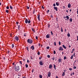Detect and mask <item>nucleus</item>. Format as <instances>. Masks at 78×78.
<instances>
[{
	"label": "nucleus",
	"mask_w": 78,
	"mask_h": 78,
	"mask_svg": "<svg viewBox=\"0 0 78 78\" xmlns=\"http://www.w3.org/2000/svg\"><path fill=\"white\" fill-rule=\"evenodd\" d=\"M46 48H47V49H49V48H50V47L49 46L47 47Z\"/></svg>",
	"instance_id": "obj_37"
},
{
	"label": "nucleus",
	"mask_w": 78,
	"mask_h": 78,
	"mask_svg": "<svg viewBox=\"0 0 78 78\" xmlns=\"http://www.w3.org/2000/svg\"><path fill=\"white\" fill-rule=\"evenodd\" d=\"M36 39H38V37H37V36L36 37Z\"/></svg>",
	"instance_id": "obj_51"
},
{
	"label": "nucleus",
	"mask_w": 78,
	"mask_h": 78,
	"mask_svg": "<svg viewBox=\"0 0 78 78\" xmlns=\"http://www.w3.org/2000/svg\"><path fill=\"white\" fill-rule=\"evenodd\" d=\"M27 9H29L30 8V7H27Z\"/></svg>",
	"instance_id": "obj_57"
},
{
	"label": "nucleus",
	"mask_w": 78,
	"mask_h": 78,
	"mask_svg": "<svg viewBox=\"0 0 78 78\" xmlns=\"http://www.w3.org/2000/svg\"><path fill=\"white\" fill-rule=\"evenodd\" d=\"M52 67H53V66H52V65L50 64L49 65V68L50 69H51Z\"/></svg>",
	"instance_id": "obj_6"
},
{
	"label": "nucleus",
	"mask_w": 78,
	"mask_h": 78,
	"mask_svg": "<svg viewBox=\"0 0 78 78\" xmlns=\"http://www.w3.org/2000/svg\"><path fill=\"white\" fill-rule=\"evenodd\" d=\"M46 37L47 38H49V37H50V36L48 34L46 36Z\"/></svg>",
	"instance_id": "obj_15"
},
{
	"label": "nucleus",
	"mask_w": 78,
	"mask_h": 78,
	"mask_svg": "<svg viewBox=\"0 0 78 78\" xmlns=\"http://www.w3.org/2000/svg\"><path fill=\"white\" fill-rule=\"evenodd\" d=\"M62 61V59L61 58L58 59V62L59 63L61 62Z\"/></svg>",
	"instance_id": "obj_10"
},
{
	"label": "nucleus",
	"mask_w": 78,
	"mask_h": 78,
	"mask_svg": "<svg viewBox=\"0 0 78 78\" xmlns=\"http://www.w3.org/2000/svg\"><path fill=\"white\" fill-rule=\"evenodd\" d=\"M39 64L40 65V66H43L44 65V63H43V62H42V61H40L39 62Z\"/></svg>",
	"instance_id": "obj_3"
},
{
	"label": "nucleus",
	"mask_w": 78,
	"mask_h": 78,
	"mask_svg": "<svg viewBox=\"0 0 78 78\" xmlns=\"http://www.w3.org/2000/svg\"><path fill=\"white\" fill-rule=\"evenodd\" d=\"M30 49H32V50H34V46H32L30 48Z\"/></svg>",
	"instance_id": "obj_7"
},
{
	"label": "nucleus",
	"mask_w": 78,
	"mask_h": 78,
	"mask_svg": "<svg viewBox=\"0 0 78 78\" xmlns=\"http://www.w3.org/2000/svg\"><path fill=\"white\" fill-rule=\"evenodd\" d=\"M72 51H75V48L73 49Z\"/></svg>",
	"instance_id": "obj_58"
},
{
	"label": "nucleus",
	"mask_w": 78,
	"mask_h": 78,
	"mask_svg": "<svg viewBox=\"0 0 78 78\" xmlns=\"http://www.w3.org/2000/svg\"><path fill=\"white\" fill-rule=\"evenodd\" d=\"M69 20H70V22H72V18H70L69 19Z\"/></svg>",
	"instance_id": "obj_25"
},
{
	"label": "nucleus",
	"mask_w": 78,
	"mask_h": 78,
	"mask_svg": "<svg viewBox=\"0 0 78 78\" xmlns=\"http://www.w3.org/2000/svg\"><path fill=\"white\" fill-rule=\"evenodd\" d=\"M15 39H19V37L17 36H16L15 37Z\"/></svg>",
	"instance_id": "obj_17"
},
{
	"label": "nucleus",
	"mask_w": 78,
	"mask_h": 78,
	"mask_svg": "<svg viewBox=\"0 0 78 78\" xmlns=\"http://www.w3.org/2000/svg\"><path fill=\"white\" fill-rule=\"evenodd\" d=\"M75 52H74L73 54V56H74V57H75Z\"/></svg>",
	"instance_id": "obj_56"
},
{
	"label": "nucleus",
	"mask_w": 78,
	"mask_h": 78,
	"mask_svg": "<svg viewBox=\"0 0 78 78\" xmlns=\"http://www.w3.org/2000/svg\"><path fill=\"white\" fill-rule=\"evenodd\" d=\"M77 14H78V9H77Z\"/></svg>",
	"instance_id": "obj_62"
},
{
	"label": "nucleus",
	"mask_w": 78,
	"mask_h": 78,
	"mask_svg": "<svg viewBox=\"0 0 78 78\" xmlns=\"http://www.w3.org/2000/svg\"><path fill=\"white\" fill-rule=\"evenodd\" d=\"M40 52H39V51H38V52L37 53V55H40Z\"/></svg>",
	"instance_id": "obj_32"
},
{
	"label": "nucleus",
	"mask_w": 78,
	"mask_h": 78,
	"mask_svg": "<svg viewBox=\"0 0 78 78\" xmlns=\"http://www.w3.org/2000/svg\"><path fill=\"white\" fill-rule=\"evenodd\" d=\"M20 25H19L18 26V29L19 30V29L20 28Z\"/></svg>",
	"instance_id": "obj_39"
},
{
	"label": "nucleus",
	"mask_w": 78,
	"mask_h": 78,
	"mask_svg": "<svg viewBox=\"0 0 78 78\" xmlns=\"http://www.w3.org/2000/svg\"><path fill=\"white\" fill-rule=\"evenodd\" d=\"M48 28L50 27V24L49 23L48 24Z\"/></svg>",
	"instance_id": "obj_20"
},
{
	"label": "nucleus",
	"mask_w": 78,
	"mask_h": 78,
	"mask_svg": "<svg viewBox=\"0 0 78 78\" xmlns=\"http://www.w3.org/2000/svg\"><path fill=\"white\" fill-rule=\"evenodd\" d=\"M9 7H8V6L6 7V9H9Z\"/></svg>",
	"instance_id": "obj_52"
},
{
	"label": "nucleus",
	"mask_w": 78,
	"mask_h": 78,
	"mask_svg": "<svg viewBox=\"0 0 78 78\" xmlns=\"http://www.w3.org/2000/svg\"><path fill=\"white\" fill-rule=\"evenodd\" d=\"M54 68L55 70L56 69V65L55 64H54Z\"/></svg>",
	"instance_id": "obj_16"
},
{
	"label": "nucleus",
	"mask_w": 78,
	"mask_h": 78,
	"mask_svg": "<svg viewBox=\"0 0 78 78\" xmlns=\"http://www.w3.org/2000/svg\"><path fill=\"white\" fill-rule=\"evenodd\" d=\"M42 8L43 9H44V6H43L42 5Z\"/></svg>",
	"instance_id": "obj_53"
},
{
	"label": "nucleus",
	"mask_w": 78,
	"mask_h": 78,
	"mask_svg": "<svg viewBox=\"0 0 78 78\" xmlns=\"http://www.w3.org/2000/svg\"><path fill=\"white\" fill-rule=\"evenodd\" d=\"M54 54H56V51H54Z\"/></svg>",
	"instance_id": "obj_47"
},
{
	"label": "nucleus",
	"mask_w": 78,
	"mask_h": 78,
	"mask_svg": "<svg viewBox=\"0 0 78 78\" xmlns=\"http://www.w3.org/2000/svg\"><path fill=\"white\" fill-rule=\"evenodd\" d=\"M19 41V39H15L14 40V41H15V42H17Z\"/></svg>",
	"instance_id": "obj_24"
},
{
	"label": "nucleus",
	"mask_w": 78,
	"mask_h": 78,
	"mask_svg": "<svg viewBox=\"0 0 78 78\" xmlns=\"http://www.w3.org/2000/svg\"><path fill=\"white\" fill-rule=\"evenodd\" d=\"M56 6H59V2H57L56 3Z\"/></svg>",
	"instance_id": "obj_11"
},
{
	"label": "nucleus",
	"mask_w": 78,
	"mask_h": 78,
	"mask_svg": "<svg viewBox=\"0 0 78 78\" xmlns=\"http://www.w3.org/2000/svg\"><path fill=\"white\" fill-rule=\"evenodd\" d=\"M28 19H25V23H27L28 22Z\"/></svg>",
	"instance_id": "obj_13"
},
{
	"label": "nucleus",
	"mask_w": 78,
	"mask_h": 78,
	"mask_svg": "<svg viewBox=\"0 0 78 78\" xmlns=\"http://www.w3.org/2000/svg\"><path fill=\"white\" fill-rule=\"evenodd\" d=\"M27 50L28 51H29V50H28V46L26 47Z\"/></svg>",
	"instance_id": "obj_26"
},
{
	"label": "nucleus",
	"mask_w": 78,
	"mask_h": 78,
	"mask_svg": "<svg viewBox=\"0 0 78 78\" xmlns=\"http://www.w3.org/2000/svg\"><path fill=\"white\" fill-rule=\"evenodd\" d=\"M61 32H63V29H62V27L61 28Z\"/></svg>",
	"instance_id": "obj_28"
},
{
	"label": "nucleus",
	"mask_w": 78,
	"mask_h": 78,
	"mask_svg": "<svg viewBox=\"0 0 78 78\" xmlns=\"http://www.w3.org/2000/svg\"><path fill=\"white\" fill-rule=\"evenodd\" d=\"M68 8H70L71 6V5L69 3L68 5Z\"/></svg>",
	"instance_id": "obj_14"
},
{
	"label": "nucleus",
	"mask_w": 78,
	"mask_h": 78,
	"mask_svg": "<svg viewBox=\"0 0 78 78\" xmlns=\"http://www.w3.org/2000/svg\"><path fill=\"white\" fill-rule=\"evenodd\" d=\"M54 45L55 46L56 45V42H54Z\"/></svg>",
	"instance_id": "obj_40"
},
{
	"label": "nucleus",
	"mask_w": 78,
	"mask_h": 78,
	"mask_svg": "<svg viewBox=\"0 0 78 78\" xmlns=\"http://www.w3.org/2000/svg\"><path fill=\"white\" fill-rule=\"evenodd\" d=\"M34 13H35V10L33 12V14H34Z\"/></svg>",
	"instance_id": "obj_59"
},
{
	"label": "nucleus",
	"mask_w": 78,
	"mask_h": 78,
	"mask_svg": "<svg viewBox=\"0 0 78 78\" xmlns=\"http://www.w3.org/2000/svg\"><path fill=\"white\" fill-rule=\"evenodd\" d=\"M64 75H65V73L63 72L62 73V76H64Z\"/></svg>",
	"instance_id": "obj_27"
},
{
	"label": "nucleus",
	"mask_w": 78,
	"mask_h": 78,
	"mask_svg": "<svg viewBox=\"0 0 78 78\" xmlns=\"http://www.w3.org/2000/svg\"><path fill=\"white\" fill-rule=\"evenodd\" d=\"M59 51H61L62 50V51L63 50V48H62V47L60 46V47L58 49Z\"/></svg>",
	"instance_id": "obj_5"
},
{
	"label": "nucleus",
	"mask_w": 78,
	"mask_h": 78,
	"mask_svg": "<svg viewBox=\"0 0 78 78\" xmlns=\"http://www.w3.org/2000/svg\"><path fill=\"white\" fill-rule=\"evenodd\" d=\"M67 36L68 37H70V34L68 33L67 34Z\"/></svg>",
	"instance_id": "obj_33"
},
{
	"label": "nucleus",
	"mask_w": 78,
	"mask_h": 78,
	"mask_svg": "<svg viewBox=\"0 0 78 78\" xmlns=\"http://www.w3.org/2000/svg\"><path fill=\"white\" fill-rule=\"evenodd\" d=\"M53 6H56V4H54Z\"/></svg>",
	"instance_id": "obj_50"
},
{
	"label": "nucleus",
	"mask_w": 78,
	"mask_h": 78,
	"mask_svg": "<svg viewBox=\"0 0 78 78\" xmlns=\"http://www.w3.org/2000/svg\"><path fill=\"white\" fill-rule=\"evenodd\" d=\"M39 77L40 78H42V75L41 74L39 75Z\"/></svg>",
	"instance_id": "obj_18"
},
{
	"label": "nucleus",
	"mask_w": 78,
	"mask_h": 78,
	"mask_svg": "<svg viewBox=\"0 0 78 78\" xmlns=\"http://www.w3.org/2000/svg\"><path fill=\"white\" fill-rule=\"evenodd\" d=\"M71 47V46H70V45H69V46L68 47H69V48H70Z\"/></svg>",
	"instance_id": "obj_61"
},
{
	"label": "nucleus",
	"mask_w": 78,
	"mask_h": 78,
	"mask_svg": "<svg viewBox=\"0 0 78 78\" xmlns=\"http://www.w3.org/2000/svg\"><path fill=\"white\" fill-rule=\"evenodd\" d=\"M20 64H21V65H22V61H20Z\"/></svg>",
	"instance_id": "obj_42"
},
{
	"label": "nucleus",
	"mask_w": 78,
	"mask_h": 78,
	"mask_svg": "<svg viewBox=\"0 0 78 78\" xmlns=\"http://www.w3.org/2000/svg\"><path fill=\"white\" fill-rule=\"evenodd\" d=\"M32 73H33L34 72V69H33V70L32 71Z\"/></svg>",
	"instance_id": "obj_49"
},
{
	"label": "nucleus",
	"mask_w": 78,
	"mask_h": 78,
	"mask_svg": "<svg viewBox=\"0 0 78 78\" xmlns=\"http://www.w3.org/2000/svg\"><path fill=\"white\" fill-rule=\"evenodd\" d=\"M30 58H31V59L32 60V59H33V58H32V56H31V57H30Z\"/></svg>",
	"instance_id": "obj_64"
},
{
	"label": "nucleus",
	"mask_w": 78,
	"mask_h": 78,
	"mask_svg": "<svg viewBox=\"0 0 78 78\" xmlns=\"http://www.w3.org/2000/svg\"><path fill=\"white\" fill-rule=\"evenodd\" d=\"M58 44H59V45H61V42L59 41L58 42Z\"/></svg>",
	"instance_id": "obj_44"
},
{
	"label": "nucleus",
	"mask_w": 78,
	"mask_h": 78,
	"mask_svg": "<svg viewBox=\"0 0 78 78\" xmlns=\"http://www.w3.org/2000/svg\"><path fill=\"white\" fill-rule=\"evenodd\" d=\"M27 42L29 44H31L33 43V40L31 39H28Z\"/></svg>",
	"instance_id": "obj_2"
},
{
	"label": "nucleus",
	"mask_w": 78,
	"mask_h": 78,
	"mask_svg": "<svg viewBox=\"0 0 78 78\" xmlns=\"http://www.w3.org/2000/svg\"><path fill=\"white\" fill-rule=\"evenodd\" d=\"M6 12H7V13H8L9 12V11H8V10H6Z\"/></svg>",
	"instance_id": "obj_38"
},
{
	"label": "nucleus",
	"mask_w": 78,
	"mask_h": 78,
	"mask_svg": "<svg viewBox=\"0 0 78 78\" xmlns=\"http://www.w3.org/2000/svg\"><path fill=\"white\" fill-rule=\"evenodd\" d=\"M2 58H3V59H4L5 60V57L4 56H3V57H2Z\"/></svg>",
	"instance_id": "obj_45"
},
{
	"label": "nucleus",
	"mask_w": 78,
	"mask_h": 78,
	"mask_svg": "<svg viewBox=\"0 0 78 78\" xmlns=\"http://www.w3.org/2000/svg\"><path fill=\"white\" fill-rule=\"evenodd\" d=\"M69 69L70 71H72V68H69Z\"/></svg>",
	"instance_id": "obj_30"
},
{
	"label": "nucleus",
	"mask_w": 78,
	"mask_h": 78,
	"mask_svg": "<svg viewBox=\"0 0 78 78\" xmlns=\"http://www.w3.org/2000/svg\"><path fill=\"white\" fill-rule=\"evenodd\" d=\"M62 46L63 48H64L65 49H66L67 48V47H66L63 44Z\"/></svg>",
	"instance_id": "obj_12"
},
{
	"label": "nucleus",
	"mask_w": 78,
	"mask_h": 78,
	"mask_svg": "<svg viewBox=\"0 0 78 78\" xmlns=\"http://www.w3.org/2000/svg\"><path fill=\"white\" fill-rule=\"evenodd\" d=\"M10 9H13V8H12V6H11V5H10Z\"/></svg>",
	"instance_id": "obj_22"
},
{
	"label": "nucleus",
	"mask_w": 78,
	"mask_h": 78,
	"mask_svg": "<svg viewBox=\"0 0 78 78\" xmlns=\"http://www.w3.org/2000/svg\"><path fill=\"white\" fill-rule=\"evenodd\" d=\"M51 17H52V18H53V15H51Z\"/></svg>",
	"instance_id": "obj_60"
},
{
	"label": "nucleus",
	"mask_w": 78,
	"mask_h": 78,
	"mask_svg": "<svg viewBox=\"0 0 78 78\" xmlns=\"http://www.w3.org/2000/svg\"><path fill=\"white\" fill-rule=\"evenodd\" d=\"M54 9H55L56 10V11H58V7H54Z\"/></svg>",
	"instance_id": "obj_8"
},
{
	"label": "nucleus",
	"mask_w": 78,
	"mask_h": 78,
	"mask_svg": "<svg viewBox=\"0 0 78 78\" xmlns=\"http://www.w3.org/2000/svg\"><path fill=\"white\" fill-rule=\"evenodd\" d=\"M66 18H67V20H69V17L68 16H66Z\"/></svg>",
	"instance_id": "obj_23"
},
{
	"label": "nucleus",
	"mask_w": 78,
	"mask_h": 78,
	"mask_svg": "<svg viewBox=\"0 0 78 78\" xmlns=\"http://www.w3.org/2000/svg\"><path fill=\"white\" fill-rule=\"evenodd\" d=\"M25 66L26 68H28V65L27 64H26L25 65Z\"/></svg>",
	"instance_id": "obj_19"
},
{
	"label": "nucleus",
	"mask_w": 78,
	"mask_h": 78,
	"mask_svg": "<svg viewBox=\"0 0 78 78\" xmlns=\"http://www.w3.org/2000/svg\"><path fill=\"white\" fill-rule=\"evenodd\" d=\"M14 70L15 71H19V70H20V68L19 67V66H17L16 67H14Z\"/></svg>",
	"instance_id": "obj_1"
},
{
	"label": "nucleus",
	"mask_w": 78,
	"mask_h": 78,
	"mask_svg": "<svg viewBox=\"0 0 78 78\" xmlns=\"http://www.w3.org/2000/svg\"><path fill=\"white\" fill-rule=\"evenodd\" d=\"M51 35H53V32H52L51 31Z\"/></svg>",
	"instance_id": "obj_46"
},
{
	"label": "nucleus",
	"mask_w": 78,
	"mask_h": 78,
	"mask_svg": "<svg viewBox=\"0 0 78 78\" xmlns=\"http://www.w3.org/2000/svg\"><path fill=\"white\" fill-rule=\"evenodd\" d=\"M49 11H50V10H48L47 11V13L48 14V13L49 12Z\"/></svg>",
	"instance_id": "obj_48"
},
{
	"label": "nucleus",
	"mask_w": 78,
	"mask_h": 78,
	"mask_svg": "<svg viewBox=\"0 0 78 78\" xmlns=\"http://www.w3.org/2000/svg\"><path fill=\"white\" fill-rule=\"evenodd\" d=\"M39 59H42V57H39Z\"/></svg>",
	"instance_id": "obj_54"
},
{
	"label": "nucleus",
	"mask_w": 78,
	"mask_h": 78,
	"mask_svg": "<svg viewBox=\"0 0 78 78\" xmlns=\"http://www.w3.org/2000/svg\"><path fill=\"white\" fill-rule=\"evenodd\" d=\"M37 19L38 20H41V19H40V15H38V16H37Z\"/></svg>",
	"instance_id": "obj_9"
},
{
	"label": "nucleus",
	"mask_w": 78,
	"mask_h": 78,
	"mask_svg": "<svg viewBox=\"0 0 78 78\" xmlns=\"http://www.w3.org/2000/svg\"><path fill=\"white\" fill-rule=\"evenodd\" d=\"M32 31H34V33H35V30L34 29H32Z\"/></svg>",
	"instance_id": "obj_29"
},
{
	"label": "nucleus",
	"mask_w": 78,
	"mask_h": 78,
	"mask_svg": "<svg viewBox=\"0 0 78 78\" xmlns=\"http://www.w3.org/2000/svg\"><path fill=\"white\" fill-rule=\"evenodd\" d=\"M47 56L48 58H50V56L49 55H48Z\"/></svg>",
	"instance_id": "obj_35"
},
{
	"label": "nucleus",
	"mask_w": 78,
	"mask_h": 78,
	"mask_svg": "<svg viewBox=\"0 0 78 78\" xmlns=\"http://www.w3.org/2000/svg\"><path fill=\"white\" fill-rule=\"evenodd\" d=\"M48 77H50L51 76V73H50V71L48 72Z\"/></svg>",
	"instance_id": "obj_4"
},
{
	"label": "nucleus",
	"mask_w": 78,
	"mask_h": 78,
	"mask_svg": "<svg viewBox=\"0 0 78 78\" xmlns=\"http://www.w3.org/2000/svg\"><path fill=\"white\" fill-rule=\"evenodd\" d=\"M76 66H74V69H76Z\"/></svg>",
	"instance_id": "obj_55"
},
{
	"label": "nucleus",
	"mask_w": 78,
	"mask_h": 78,
	"mask_svg": "<svg viewBox=\"0 0 78 78\" xmlns=\"http://www.w3.org/2000/svg\"><path fill=\"white\" fill-rule=\"evenodd\" d=\"M30 22L31 21L30 20H29V21H28V23H30Z\"/></svg>",
	"instance_id": "obj_34"
},
{
	"label": "nucleus",
	"mask_w": 78,
	"mask_h": 78,
	"mask_svg": "<svg viewBox=\"0 0 78 78\" xmlns=\"http://www.w3.org/2000/svg\"><path fill=\"white\" fill-rule=\"evenodd\" d=\"M72 74H73V75H74L75 74V73H74V72H73L72 73Z\"/></svg>",
	"instance_id": "obj_63"
},
{
	"label": "nucleus",
	"mask_w": 78,
	"mask_h": 78,
	"mask_svg": "<svg viewBox=\"0 0 78 78\" xmlns=\"http://www.w3.org/2000/svg\"><path fill=\"white\" fill-rule=\"evenodd\" d=\"M73 55H72L71 56V59H73Z\"/></svg>",
	"instance_id": "obj_31"
},
{
	"label": "nucleus",
	"mask_w": 78,
	"mask_h": 78,
	"mask_svg": "<svg viewBox=\"0 0 78 78\" xmlns=\"http://www.w3.org/2000/svg\"><path fill=\"white\" fill-rule=\"evenodd\" d=\"M66 56H65L64 57V59H66Z\"/></svg>",
	"instance_id": "obj_41"
},
{
	"label": "nucleus",
	"mask_w": 78,
	"mask_h": 78,
	"mask_svg": "<svg viewBox=\"0 0 78 78\" xmlns=\"http://www.w3.org/2000/svg\"><path fill=\"white\" fill-rule=\"evenodd\" d=\"M27 63H28V62H30V61L28 59H27Z\"/></svg>",
	"instance_id": "obj_36"
},
{
	"label": "nucleus",
	"mask_w": 78,
	"mask_h": 78,
	"mask_svg": "<svg viewBox=\"0 0 78 78\" xmlns=\"http://www.w3.org/2000/svg\"><path fill=\"white\" fill-rule=\"evenodd\" d=\"M12 48H14V44H12Z\"/></svg>",
	"instance_id": "obj_21"
},
{
	"label": "nucleus",
	"mask_w": 78,
	"mask_h": 78,
	"mask_svg": "<svg viewBox=\"0 0 78 78\" xmlns=\"http://www.w3.org/2000/svg\"><path fill=\"white\" fill-rule=\"evenodd\" d=\"M52 59L53 61H54L55 60V57H53V58H52Z\"/></svg>",
	"instance_id": "obj_43"
}]
</instances>
